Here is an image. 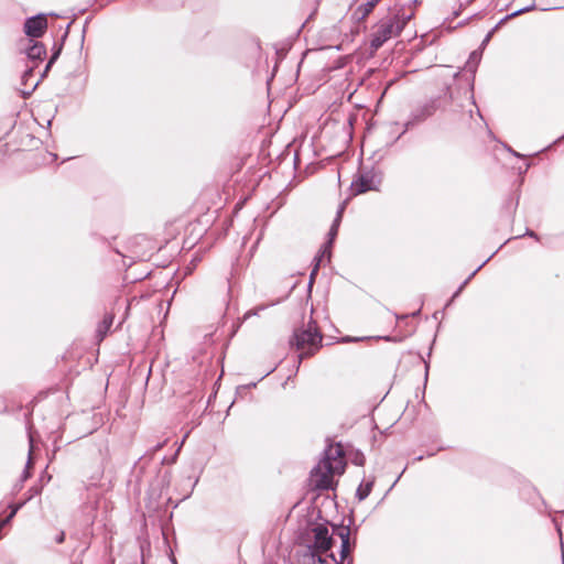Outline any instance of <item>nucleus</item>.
<instances>
[{
  "mask_svg": "<svg viewBox=\"0 0 564 564\" xmlns=\"http://www.w3.org/2000/svg\"><path fill=\"white\" fill-rule=\"evenodd\" d=\"M321 343L322 334L318 332L316 323L313 319L301 328L295 329L291 340V345L295 346V348L301 351L299 355L300 361L313 355L321 347Z\"/></svg>",
  "mask_w": 564,
  "mask_h": 564,
  "instance_id": "obj_1",
  "label": "nucleus"
},
{
  "mask_svg": "<svg viewBox=\"0 0 564 564\" xmlns=\"http://www.w3.org/2000/svg\"><path fill=\"white\" fill-rule=\"evenodd\" d=\"M312 532L314 538L311 546L312 554L313 556H318L317 563L314 564H339L333 553L328 554L333 544L328 529L323 524H318L313 528Z\"/></svg>",
  "mask_w": 564,
  "mask_h": 564,
  "instance_id": "obj_2",
  "label": "nucleus"
},
{
  "mask_svg": "<svg viewBox=\"0 0 564 564\" xmlns=\"http://www.w3.org/2000/svg\"><path fill=\"white\" fill-rule=\"evenodd\" d=\"M404 29V21L387 17L381 19L371 33L370 47L372 51L379 50L388 40L397 36Z\"/></svg>",
  "mask_w": 564,
  "mask_h": 564,
  "instance_id": "obj_3",
  "label": "nucleus"
},
{
  "mask_svg": "<svg viewBox=\"0 0 564 564\" xmlns=\"http://www.w3.org/2000/svg\"><path fill=\"white\" fill-rule=\"evenodd\" d=\"M335 475H338L337 471L333 470L328 463L319 462L311 473L312 486L321 490L330 489L334 485L333 477Z\"/></svg>",
  "mask_w": 564,
  "mask_h": 564,
  "instance_id": "obj_4",
  "label": "nucleus"
},
{
  "mask_svg": "<svg viewBox=\"0 0 564 564\" xmlns=\"http://www.w3.org/2000/svg\"><path fill=\"white\" fill-rule=\"evenodd\" d=\"M442 108L441 97L433 98L420 106H417L411 113L410 120L406 126H414L423 122L427 118L432 117L438 109Z\"/></svg>",
  "mask_w": 564,
  "mask_h": 564,
  "instance_id": "obj_5",
  "label": "nucleus"
},
{
  "mask_svg": "<svg viewBox=\"0 0 564 564\" xmlns=\"http://www.w3.org/2000/svg\"><path fill=\"white\" fill-rule=\"evenodd\" d=\"M380 180L372 172L360 173L351 183L350 189L354 195H359L368 191L378 189Z\"/></svg>",
  "mask_w": 564,
  "mask_h": 564,
  "instance_id": "obj_6",
  "label": "nucleus"
},
{
  "mask_svg": "<svg viewBox=\"0 0 564 564\" xmlns=\"http://www.w3.org/2000/svg\"><path fill=\"white\" fill-rule=\"evenodd\" d=\"M323 463H328L333 470L337 471L338 475H341L345 471L346 463L344 459V451L339 444L329 445L325 449V456L321 460Z\"/></svg>",
  "mask_w": 564,
  "mask_h": 564,
  "instance_id": "obj_7",
  "label": "nucleus"
},
{
  "mask_svg": "<svg viewBox=\"0 0 564 564\" xmlns=\"http://www.w3.org/2000/svg\"><path fill=\"white\" fill-rule=\"evenodd\" d=\"M344 208H345V204H341V205H340V207H339V209H338V212H337V216H336V218H335V220H334V223H333V225H332V227H330V230H329V232H328L329 240H328V242H327V243H325L324 249H323V251H322V254H321V257L317 259V263H316V265H315L314 270H313V271H312V273H311V280L314 278V275H315V273H316V271H317V269H318L319 263L323 261V258H324V257H327V259H328V260H329V258H330L329 247H330V245L333 243V240L335 239V237H336V235H337L338 226H339L340 220H341V214H343V212H344Z\"/></svg>",
  "mask_w": 564,
  "mask_h": 564,
  "instance_id": "obj_8",
  "label": "nucleus"
},
{
  "mask_svg": "<svg viewBox=\"0 0 564 564\" xmlns=\"http://www.w3.org/2000/svg\"><path fill=\"white\" fill-rule=\"evenodd\" d=\"M47 28V20L44 14L26 19L24 23V32L31 37H40L43 35Z\"/></svg>",
  "mask_w": 564,
  "mask_h": 564,
  "instance_id": "obj_9",
  "label": "nucleus"
},
{
  "mask_svg": "<svg viewBox=\"0 0 564 564\" xmlns=\"http://www.w3.org/2000/svg\"><path fill=\"white\" fill-rule=\"evenodd\" d=\"M337 535L341 540L340 562H338L339 564H341L344 562V560L347 558L350 553V542H349L350 529L348 527H340L337 529Z\"/></svg>",
  "mask_w": 564,
  "mask_h": 564,
  "instance_id": "obj_10",
  "label": "nucleus"
},
{
  "mask_svg": "<svg viewBox=\"0 0 564 564\" xmlns=\"http://www.w3.org/2000/svg\"><path fill=\"white\" fill-rule=\"evenodd\" d=\"M379 0H368L366 3L359 6L354 12V17L358 20H365L378 4Z\"/></svg>",
  "mask_w": 564,
  "mask_h": 564,
  "instance_id": "obj_11",
  "label": "nucleus"
},
{
  "mask_svg": "<svg viewBox=\"0 0 564 564\" xmlns=\"http://www.w3.org/2000/svg\"><path fill=\"white\" fill-rule=\"evenodd\" d=\"M45 54L46 51L42 43H33L26 50V55L32 61H40Z\"/></svg>",
  "mask_w": 564,
  "mask_h": 564,
  "instance_id": "obj_12",
  "label": "nucleus"
},
{
  "mask_svg": "<svg viewBox=\"0 0 564 564\" xmlns=\"http://www.w3.org/2000/svg\"><path fill=\"white\" fill-rule=\"evenodd\" d=\"M113 322L112 315H107L104 317L102 322L99 324L97 328V334L100 339H102L106 334L108 333L109 328L111 327Z\"/></svg>",
  "mask_w": 564,
  "mask_h": 564,
  "instance_id": "obj_13",
  "label": "nucleus"
},
{
  "mask_svg": "<svg viewBox=\"0 0 564 564\" xmlns=\"http://www.w3.org/2000/svg\"><path fill=\"white\" fill-rule=\"evenodd\" d=\"M373 482V480H368L366 482L360 484L356 494L359 500H365L370 495Z\"/></svg>",
  "mask_w": 564,
  "mask_h": 564,
  "instance_id": "obj_14",
  "label": "nucleus"
},
{
  "mask_svg": "<svg viewBox=\"0 0 564 564\" xmlns=\"http://www.w3.org/2000/svg\"><path fill=\"white\" fill-rule=\"evenodd\" d=\"M33 442H34L33 434L30 432L29 433V443H30L29 458H28L25 470L23 471V475H22V481L26 480L30 477L29 469L32 466Z\"/></svg>",
  "mask_w": 564,
  "mask_h": 564,
  "instance_id": "obj_15",
  "label": "nucleus"
},
{
  "mask_svg": "<svg viewBox=\"0 0 564 564\" xmlns=\"http://www.w3.org/2000/svg\"><path fill=\"white\" fill-rule=\"evenodd\" d=\"M392 18L398 19L399 21H404V26H405V25H406V23L411 20L412 14H409V15H402V17L393 15Z\"/></svg>",
  "mask_w": 564,
  "mask_h": 564,
  "instance_id": "obj_16",
  "label": "nucleus"
},
{
  "mask_svg": "<svg viewBox=\"0 0 564 564\" xmlns=\"http://www.w3.org/2000/svg\"><path fill=\"white\" fill-rule=\"evenodd\" d=\"M31 76H32V69L30 68V69L24 72V74L22 76V79L23 80H29V77H31Z\"/></svg>",
  "mask_w": 564,
  "mask_h": 564,
  "instance_id": "obj_17",
  "label": "nucleus"
},
{
  "mask_svg": "<svg viewBox=\"0 0 564 564\" xmlns=\"http://www.w3.org/2000/svg\"><path fill=\"white\" fill-rule=\"evenodd\" d=\"M529 10H530V8L520 9V10L513 12L510 17H517V15H519V14H521L523 12H527Z\"/></svg>",
  "mask_w": 564,
  "mask_h": 564,
  "instance_id": "obj_18",
  "label": "nucleus"
},
{
  "mask_svg": "<svg viewBox=\"0 0 564 564\" xmlns=\"http://www.w3.org/2000/svg\"><path fill=\"white\" fill-rule=\"evenodd\" d=\"M65 540V533L64 532H61L57 536H56V542L57 543H63Z\"/></svg>",
  "mask_w": 564,
  "mask_h": 564,
  "instance_id": "obj_19",
  "label": "nucleus"
},
{
  "mask_svg": "<svg viewBox=\"0 0 564 564\" xmlns=\"http://www.w3.org/2000/svg\"><path fill=\"white\" fill-rule=\"evenodd\" d=\"M492 33H494V30H492V31H490V32L486 35V37H485V39H484V41H482V45H486V44L490 41V37H491Z\"/></svg>",
  "mask_w": 564,
  "mask_h": 564,
  "instance_id": "obj_20",
  "label": "nucleus"
},
{
  "mask_svg": "<svg viewBox=\"0 0 564 564\" xmlns=\"http://www.w3.org/2000/svg\"><path fill=\"white\" fill-rule=\"evenodd\" d=\"M468 281H469V279H467V280H466V281H465V282L459 286V289L455 292L454 296H457V295L460 293V291H462V290H463V288L468 283Z\"/></svg>",
  "mask_w": 564,
  "mask_h": 564,
  "instance_id": "obj_21",
  "label": "nucleus"
},
{
  "mask_svg": "<svg viewBox=\"0 0 564 564\" xmlns=\"http://www.w3.org/2000/svg\"><path fill=\"white\" fill-rule=\"evenodd\" d=\"M36 85H37V83H36L33 87H31L29 90L23 89V90H22V94H23V95H31V93L34 90V88H35V86H36Z\"/></svg>",
  "mask_w": 564,
  "mask_h": 564,
  "instance_id": "obj_22",
  "label": "nucleus"
},
{
  "mask_svg": "<svg viewBox=\"0 0 564 564\" xmlns=\"http://www.w3.org/2000/svg\"><path fill=\"white\" fill-rule=\"evenodd\" d=\"M525 235H528L530 237H534L535 239H538L536 234L534 231H532V230H528Z\"/></svg>",
  "mask_w": 564,
  "mask_h": 564,
  "instance_id": "obj_23",
  "label": "nucleus"
},
{
  "mask_svg": "<svg viewBox=\"0 0 564 564\" xmlns=\"http://www.w3.org/2000/svg\"><path fill=\"white\" fill-rule=\"evenodd\" d=\"M57 54L53 55L52 58L50 59L48 64H47V68L51 66V64L55 61Z\"/></svg>",
  "mask_w": 564,
  "mask_h": 564,
  "instance_id": "obj_24",
  "label": "nucleus"
},
{
  "mask_svg": "<svg viewBox=\"0 0 564 564\" xmlns=\"http://www.w3.org/2000/svg\"><path fill=\"white\" fill-rule=\"evenodd\" d=\"M165 442L164 443H159L156 446H155V451H159L161 449L163 446H164Z\"/></svg>",
  "mask_w": 564,
  "mask_h": 564,
  "instance_id": "obj_25",
  "label": "nucleus"
},
{
  "mask_svg": "<svg viewBox=\"0 0 564 564\" xmlns=\"http://www.w3.org/2000/svg\"><path fill=\"white\" fill-rule=\"evenodd\" d=\"M356 463L359 464V465H362L364 464V459L357 458Z\"/></svg>",
  "mask_w": 564,
  "mask_h": 564,
  "instance_id": "obj_26",
  "label": "nucleus"
},
{
  "mask_svg": "<svg viewBox=\"0 0 564 564\" xmlns=\"http://www.w3.org/2000/svg\"><path fill=\"white\" fill-rule=\"evenodd\" d=\"M356 463L359 464V465H362L364 464V459L357 458Z\"/></svg>",
  "mask_w": 564,
  "mask_h": 564,
  "instance_id": "obj_27",
  "label": "nucleus"
},
{
  "mask_svg": "<svg viewBox=\"0 0 564 564\" xmlns=\"http://www.w3.org/2000/svg\"><path fill=\"white\" fill-rule=\"evenodd\" d=\"M186 437H188V434H185V437H183V440H182V444L185 443Z\"/></svg>",
  "mask_w": 564,
  "mask_h": 564,
  "instance_id": "obj_28",
  "label": "nucleus"
},
{
  "mask_svg": "<svg viewBox=\"0 0 564 564\" xmlns=\"http://www.w3.org/2000/svg\"><path fill=\"white\" fill-rule=\"evenodd\" d=\"M186 437H188V434H185V437H183V440H182V444L185 443Z\"/></svg>",
  "mask_w": 564,
  "mask_h": 564,
  "instance_id": "obj_29",
  "label": "nucleus"
},
{
  "mask_svg": "<svg viewBox=\"0 0 564 564\" xmlns=\"http://www.w3.org/2000/svg\"><path fill=\"white\" fill-rule=\"evenodd\" d=\"M186 437H188V434H185V437H183V440H182V444L185 443Z\"/></svg>",
  "mask_w": 564,
  "mask_h": 564,
  "instance_id": "obj_30",
  "label": "nucleus"
}]
</instances>
